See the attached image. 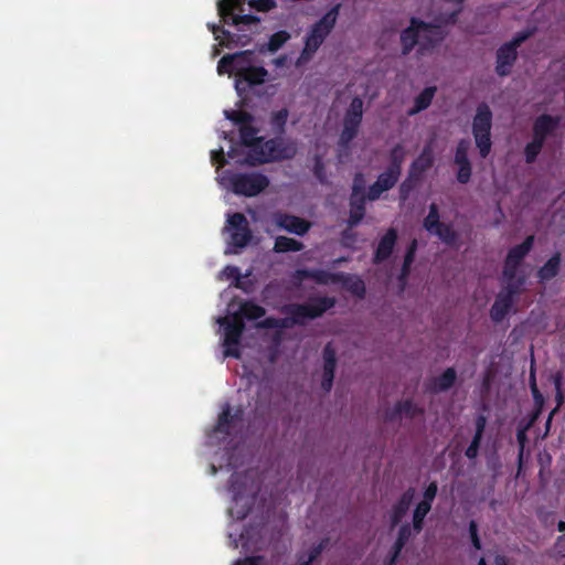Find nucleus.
Here are the masks:
<instances>
[{
    "label": "nucleus",
    "instance_id": "nucleus-15",
    "mask_svg": "<svg viewBox=\"0 0 565 565\" xmlns=\"http://www.w3.org/2000/svg\"><path fill=\"white\" fill-rule=\"evenodd\" d=\"M457 382V371L455 367H447L439 376L426 381L424 388L426 393L438 394L449 391Z\"/></svg>",
    "mask_w": 565,
    "mask_h": 565
},
{
    "label": "nucleus",
    "instance_id": "nucleus-46",
    "mask_svg": "<svg viewBox=\"0 0 565 565\" xmlns=\"http://www.w3.org/2000/svg\"><path fill=\"white\" fill-rule=\"evenodd\" d=\"M313 175L317 178V180L324 184L328 182L327 171H326V164L323 162V159L320 154H316L313 158V168H312Z\"/></svg>",
    "mask_w": 565,
    "mask_h": 565
},
{
    "label": "nucleus",
    "instance_id": "nucleus-10",
    "mask_svg": "<svg viewBox=\"0 0 565 565\" xmlns=\"http://www.w3.org/2000/svg\"><path fill=\"white\" fill-rule=\"evenodd\" d=\"M423 225L429 234L436 235L445 244H452L457 238L452 224L440 222L439 209L436 203L429 205V211L424 218Z\"/></svg>",
    "mask_w": 565,
    "mask_h": 565
},
{
    "label": "nucleus",
    "instance_id": "nucleus-14",
    "mask_svg": "<svg viewBox=\"0 0 565 565\" xmlns=\"http://www.w3.org/2000/svg\"><path fill=\"white\" fill-rule=\"evenodd\" d=\"M427 26L426 22L419 18H411L409 25L404 29L399 34L401 52L406 56L417 46L419 47L420 26Z\"/></svg>",
    "mask_w": 565,
    "mask_h": 565
},
{
    "label": "nucleus",
    "instance_id": "nucleus-38",
    "mask_svg": "<svg viewBox=\"0 0 565 565\" xmlns=\"http://www.w3.org/2000/svg\"><path fill=\"white\" fill-rule=\"evenodd\" d=\"M225 117L233 124L237 125L238 128L247 124H253L254 116L250 113L244 110H225Z\"/></svg>",
    "mask_w": 565,
    "mask_h": 565
},
{
    "label": "nucleus",
    "instance_id": "nucleus-4",
    "mask_svg": "<svg viewBox=\"0 0 565 565\" xmlns=\"http://www.w3.org/2000/svg\"><path fill=\"white\" fill-rule=\"evenodd\" d=\"M492 111L488 104L480 103L477 106L472 120V135L481 158H487L491 151Z\"/></svg>",
    "mask_w": 565,
    "mask_h": 565
},
{
    "label": "nucleus",
    "instance_id": "nucleus-49",
    "mask_svg": "<svg viewBox=\"0 0 565 565\" xmlns=\"http://www.w3.org/2000/svg\"><path fill=\"white\" fill-rule=\"evenodd\" d=\"M438 492V484L436 481H431L423 493V500L419 501V503H426L427 505L431 507L433 502L437 495Z\"/></svg>",
    "mask_w": 565,
    "mask_h": 565
},
{
    "label": "nucleus",
    "instance_id": "nucleus-58",
    "mask_svg": "<svg viewBox=\"0 0 565 565\" xmlns=\"http://www.w3.org/2000/svg\"><path fill=\"white\" fill-rule=\"evenodd\" d=\"M274 247H305L302 243L294 239V238H287L279 236L277 237Z\"/></svg>",
    "mask_w": 565,
    "mask_h": 565
},
{
    "label": "nucleus",
    "instance_id": "nucleus-5",
    "mask_svg": "<svg viewBox=\"0 0 565 565\" xmlns=\"http://www.w3.org/2000/svg\"><path fill=\"white\" fill-rule=\"evenodd\" d=\"M230 183L235 194L253 198L268 188L269 179L260 172H238L230 178Z\"/></svg>",
    "mask_w": 565,
    "mask_h": 565
},
{
    "label": "nucleus",
    "instance_id": "nucleus-29",
    "mask_svg": "<svg viewBox=\"0 0 565 565\" xmlns=\"http://www.w3.org/2000/svg\"><path fill=\"white\" fill-rule=\"evenodd\" d=\"M395 412L397 414H402L405 417L413 419L416 416L424 415L425 411L423 407L418 406L413 402V399H404L399 401L395 404Z\"/></svg>",
    "mask_w": 565,
    "mask_h": 565
},
{
    "label": "nucleus",
    "instance_id": "nucleus-1",
    "mask_svg": "<svg viewBox=\"0 0 565 565\" xmlns=\"http://www.w3.org/2000/svg\"><path fill=\"white\" fill-rule=\"evenodd\" d=\"M335 302L333 297L312 296L303 303H289L282 309L287 317L278 318V329L305 326L307 320L322 317L335 306Z\"/></svg>",
    "mask_w": 565,
    "mask_h": 565
},
{
    "label": "nucleus",
    "instance_id": "nucleus-42",
    "mask_svg": "<svg viewBox=\"0 0 565 565\" xmlns=\"http://www.w3.org/2000/svg\"><path fill=\"white\" fill-rule=\"evenodd\" d=\"M323 369L335 370L337 351L331 342H328L322 350Z\"/></svg>",
    "mask_w": 565,
    "mask_h": 565
},
{
    "label": "nucleus",
    "instance_id": "nucleus-53",
    "mask_svg": "<svg viewBox=\"0 0 565 565\" xmlns=\"http://www.w3.org/2000/svg\"><path fill=\"white\" fill-rule=\"evenodd\" d=\"M469 535L471 540V544L476 550H481V541L478 534V524L475 520L469 522Z\"/></svg>",
    "mask_w": 565,
    "mask_h": 565
},
{
    "label": "nucleus",
    "instance_id": "nucleus-25",
    "mask_svg": "<svg viewBox=\"0 0 565 565\" xmlns=\"http://www.w3.org/2000/svg\"><path fill=\"white\" fill-rule=\"evenodd\" d=\"M365 195L351 194L350 195V217L349 224L351 226L358 225L365 215Z\"/></svg>",
    "mask_w": 565,
    "mask_h": 565
},
{
    "label": "nucleus",
    "instance_id": "nucleus-17",
    "mask_svg": "<svg viewBox=\"0 0 565 565\" xmlns=\"http://www.w3.org/2000/svg\"><path fill=\"white\" fill-rule=\"evenodd\" d=\"M559 118L548 114L540 115L533 125V139L544 145L546 138L558 127Z\"/></svg>",
    "mask_w": 565,
    "mask_h": 565
},
{
    "label": "nucleus",
    "instance_id": "nucleus-2",
    "mask_svg": "<svg viewBox=\"0 0 565 565\" xmlns=\"http://www.w3.org/2000/svg\"><path fill=\"white\" fill-rule=\"evenodd\" d=\"M341 3L334 4L322 18L315 22L305 39V47L301 51L300 60L308 61L319 50L328 35L337 24Z\"/></svg>",
    "mask_w": 565,
    "mask_h": 565
},
{
    "label": "nucleus",
    "instance_id": "nucleus-23",
    "mask_svg": "<svg viewBox=\"0 0 565 565\" xmlns=\"http://www.w3.org/2000/svg\"><path fill=\"white\" fill-rule=\"evenodd\" d=\"M437 92L436 86H428L425 87L418 96L415 97L414 106L407 110L408 116H415L418 113L427 109L435 97V94Z\"/></svg>",
    "mask_w": 565,
    "mask_h": 565
},
{
    "label": "nucleus",
    "instance_id": "nucleus-55",
    "mask_svg": "<svg viewBox=\"0 0 565 565\" xmlns=\"http://www.w3.org/2000/svg\"><path fill=\"white\" fill-rule=\"evenodd\" d=\"M365 191V180H364V175L362 173H356L354 175V179H353V184H352V192L351 194H361V195H365L364 193Z\"/></svg>",
    "mask_w": 565,
    "mask_h": 565
},
{
    "label": "nucleus",
    "instance_id": "nucleus-54",
    "mask_svg": "<svg viewBox=\"0 0 565 565\" xmlns=\"http://www.w3.org/2000/svg\"><path fill=\"white\" fill-rule=\"evenodd\" d=\"M459 167L457 173V180L459 183L466 184L471 178V163L457 164Z\"/></svg>",
    "mask_w": 565,
    "mask_h": 565
},
{
    "label": "nucleus",
    "instance_id": "nucleus-27",
    "mask_svg": "<svg viewBox=\"0 0 565 565\" xmlns=\"http://www.w3.org/2000/svg\"><path fill=\"white\" fill-rule=\"evenodd\" d=\"M238 130L242 143L250 148L249 154H254L259 143H262L264 140L263 137H257L258 129L254 127L252 124H247L243 127H239Z\"/></svg>",
    "mask_w": 565,
    "mask_h": 565
},
{
    "label": "nucleus",
    "instance_id": "nucleus-50",
    "mask_svg": "<svg viewBox=\"0 0 565 565\" xmlns=\"http://www.w3.org/2000/svg\"><path fill=\"white\" fill-rule=\"evenodd\" d=\"M249 6L258 12H269L277 3L275 0H250Z\"/></svg>",
    "mask_w": 565,
    "mask_h": 565
},
{
    "label": "nucleus",
    "instance_id": "nucleus-21",
    "mask_svg": "<svg viewBox=\"0 0 565 565\" xmlns=\"http://www.w3.org/2000/svg\"><path fill=\"white\" fill-rule=\"evenodd\" d=\"M414 498H415V489L412 487H409L402 493V495L399 497V499L393 505V509H392L391 522H392L393 526L401 523V521L403 520V518L409 510V507L412 505Z\"/></svg>",
    "mask_w": 565,
    "mask_h": 565
},
{
    "label": "nucleus",
    "instance_id": "nucleus-60",
    "mask_svg": "<svg viewBox=\"0 0 565 565\" xmlns=\"http://www.w3.org/2000/svg\"><path fill=\"white\" fill-rule=\"evenodd\" d=\"M530 35H531V32H527V31L519 32L507 44L512 46L513 49L518 50V47L530 38Z\"/></svg>",
    "mask_w": 565,
    "mask_h": 565
},
{
    "label": "nucleus",
    "instance_id": "nucleus-16",
    "mask_svg": "<svg viewBox=\"0 0 565 565\" xmlns=\"http://www.w3.org/2000/svg\"><path fill=\"white\" fill-rule=\"evenodd\" d=\"M273 218L278 227L292 234L303 235L310 228V223L308 221L287 213H275Z\"/></svg>",
    "mask_w": 565,
    "mask_h": 565
},
{
    "label": "nucleus",
    "instance_id": "nucleus-26",
    "mask_svg": "<svg viewBox=\"0 0 565 565\" xmlns=\"http://www.w3.org/2000/svg\"><path fill=\"white\" fill-rule=\"evenodd\" d=\"M363 117V100L355 96L344 115L343 125L360 127Z\"/></svg>",
    "mask_w": 565,
    "mask_h": 565
},
{
    "label": "nucleus",
    "instance_id": "nucleus-41",
    "mask_svg": "<svg viewBox=\"0 0 565 565\" xmlns=\"http://www.w3.org/2000/svg\"><path fill=\"white\" fill-rule=\"evenodd\" d=\"M469 147H470L469 140L460 139L458 141L457 147H456V152H455V159H454L456 164L470 163L469 158H468Z\"/></svg>",
    "mask_w": 565,
    "mask_h": 565
},
{
    "label": "nucleus",
    "instance_id": "nucleus-40",
    "mask_svg": "<svg viewBox=\"0 0 565 565\" xmlns=\"http://www.w3.org/2000/svg\"><path fill=\"white\" fill-rule=\"evenodd\" d=\"M209 28L214 34L215 40H220V45L230 47L234 42V35L223 26L209 24Z\"/></svg>",
    "mask_w": 565,
    "mask_h": 565
},
{
    "label": "nucleus",
    "instance_id": "nucleus-6",
    "mask_svg": "<svg viewBox=\"0 0 565 565\" xmlns=\"http://www.w3.org/2000/svg\"><path fill=\"white\" fill-rule=\"evenodd\" d=\"M218 323L224 326V356L239 359V343L245 330L243 319L238 313H234L232 320L220 318Z\"/></svg>",
    "mask_w": 565,
    "mask_h": 565
},
{
    "label": "nucleus",
    "instance_id": "nucleus-39",
    "mask_svg": "<svg viewBox=\"0 0 565 565\" xmlns=\"http://www.w3.org/2000/svg\"><path fill=\"white\" fill-rule=\"evenodd\" d=\"M399 177L401 174L386 168V170L377 177L375 182L380 184V188H382V190L388 191L392 188H394Z\"/></svg>",
    "mask_w": 565,
    "mask_h": 565
},
{
    "label": "nucleus",
    "instance_id": "nucleus-24",
    "mask_svg": "<svg viewBox=\"0 0 565 565\" xmlns=\"http://www.w3.org/2000/svg\"><path fill=\"white\" fill-rule=\"evenodd\" d=\"M339 284H341L345 290L351 292L356 298L363 299L365 297V284L360 277L342 273V278H340Z\"/></svg>",
    "mask_w": 565,
    "mask_h": 565
},
{
    "label": "nucleus",
    "instance_id": "nucleus-64",
    "mask_svg": "<svg viewBox=\"0 0 565 565\" xmlns=\"http://www.w3.org/2000/svg\"><path fill=\"white\" fill-rule=\"evenodd\" d=\"M393 252L394 249H375L374 262L380 263L387 259Z\"/></svg>",
    "mask_w": 565,
    "mask_h": 565
},
{
    "label": "nucleus",
    "instance_id": "nucleus-35",
    "mask_svg": "<svg viewBox=\"0 0 565 565\" xmlns=\"http://www.w3.org/2000/svg\"><path fill=\"white\" fill-rule=\"evenodd\" d=\"M431 510V507L427 505L426 503H417L414 512H413V530L415 533H420L424 527V521L426 515Z\"/></svg>",
    "mask_w": 565,
    "mask_h": 565
},
{
    "label": "nucleus",
    "instance_id": "nucleus-63",
    "mask_svg": "<svg viewBox=\"0 0 565 565\" xmlns=\"http://www.w3.org/2000/svg\"><path fill=\"white\" fill-rule=\"evenodd\" d=\"M554 550L557 555L565 557V534L559 535L554 544Z\"/></svg>",
    "mask_w": 565,
    "mask_h": 565
},
{
    "label": "nucleus",
    "instance_id": "nucleus-61",
    "mask_svg": "<svg viewBox=\"0 0 565 565\" xmlns=\"http://www.w3.org/2000/svg\"><path fill=\"white\" fill-rule=\"evenodd\" d=\"M211 161L213 164H217L218 167H223L226 164V159H225L223 148L211 151Z\"/></svg>",
    "mask_w": 565,
    "mask_h": 565
},
{
    "label": "nucleus",
    "instance_id": "nucleus-62",
    "mask_svg": "<svg viewBox=\"0 0 565 565\" xmlns=\"http://www.w3.org/2000/svg\"><path fill=\"white\" fill-rule=\"evenodd\" d=\"M385 192L384 190H382V188H380V184H377L376 182H374L370 188H369V191L367 193L365 194V198L369 200V201H376L377 199H380L381 194Z\"/></svg>",
    "mask_w": 565,
    "mask_h": 565
},
{
    "label": "nucleus",
    "instance_id": "nucleus-19",
    "mask_svg": "<svg viewBox=\"0 0 565 565\" xmlns=\"http://www.w3.org/2000/svg\"><path fill=\"white\" fill-rule=\"evenodd\" d=\"M434 164V153L430 145L423 148L419 156L412 162L408 173L411 178L422 180L423 174L429 170Z\"/></svg>",
    "mask_w": 565,
    "mask_h": 565
},
{
    "label": "nucleus",
    "instance_id": "nucleus-20",
    "mask_svg": "<svg viewBox=\"0 0 565 565\" xmlns=\"http://www.w3.org/2000/svg\"><path fill=\"white\" fill-rule=\"evenodd\" d=\"M242 0H218L217 2V10L218 14L222 18L232 17L233 24H252L259 22V19L252 14H243V15H233V9L235 6L241 3Z\"/></svg>",
    "mask_w": 565,
    "mask_h": 565
},
{
    "label": "nucleus",
    "instance_id": "nucleus-45",
    "mask_svg": "<svg viewBox=\"0 0 565 565\" xmlns=\"http://www.w3.org/2000/svg\"><path fill=\"white\" fill-rule=\"evenodd\" d=\"M220 278L233 279L236 288H243L242 275L239 268L236 266H225L220 273Z\"/></svg>",
    "mask_w": 565,
    "mask_h": 565
},
{
    "label": "nucleus",
    "instance_id": "nucleus-51",
    "mask_svg": "<svg viewBox=\"0 0 565 565\" xmlns=\"http://www.w3.org/2000/svg\"><path fill=\"white\" fill-rule=\"evenodd\" d=\"M397 239V232L394 228L387 230V232L383 235L381 241L379 242L376 247H395Z\"/></svg>",
    "mask_w": 565,
    "mask_h": 565
},
{
    "label": "nucleus",
    "instance_id": "nucleus-30",
    "mask_svg": "<svg viewBox=\"0 0 565 565\" xmlns=\"http://www.w3.org/2000/svg\"><path fill=\"white\" fill-rule=\"evenodd\" d=\"M289 39H290V34L287 31H285V30L277 31L269 36L267 44L263 45L259 49V52L264 53L265 51H268V52L275 53L278 50H280Z\"/></svg>",
    "mask_w": 565,
    "mask_h": 565
},
{
    "label": "nucleus",
    "instance_id": "nucleus-56",
    "mask_svg": "<svg viewBox=\"0 0 565 565\" xmlns=\"http://www.w3.org/2000/svg\"><path fill=\"white\" fill-rule=\"evenodd\" d=\"M233 565H264V556H246L244 558L236 559Z\"/></svg>",
    "mask_w": 565,
    "mask_h": 565
},
{
    "label": "nucleus",
    "instance_id": "nucleus-52",
    "mask_svg": "<svg viewBox=\"0 0 565 565\" xmlns=\"http://www.w3.org/2000/svg\"><path fill=\"white\" fill-rule=\"evenodd\" d=\"M334 372L335 370L323 369L322 371V380H321V388L324 392H330L334 381Z\"/></svg>",
    "mask_w": 565,
    "mask_h": 565
},
{
    "label": "nucleus",
    "instance_id": "nucleus-43",
    "mask_svg": "<svg viewBox=\"0 0 565 565\" xmlns=\"http://www.w3.org/2000/svg\"><path fill=\"white\" fill-rule=\"evenodd\" d=\"M416 250L417 249H406V254L404 256V262H403V266H402V269H401V274H399V277H398V280L401 282L402 286L405 285L406 282V279L409 275V271H411V266L415 259V256H416Z\"/></svg>",
    "mask_w": 565,
    "mask_h": 565
},
{
    "label": "nucleus",
    "instance_id": "nucleus-8",
    "mask_svg": "<svg viewBox=\"0 0 565 565\" xmlns=\"http://www.w3.org/2000/svg\"><path fill=\"white\" fill-rule=\"evenodd\" d=\"M256 63V54L252 50L235 52L233 54H225L217 63V71L220 74L227 73L237 78L243 72Z\"/></svg>",
    "mask_w": 565,
    "mask_h": 565
},
{
    "label": "nucleus",
    "instance_id": "nucleus-13",
    "mask_svg": "<svg viewBox=\"0 0 565 565\" xmlns=\"http://www.w3.org/2000/svg\"><path fill=\"white\" fill-rule=\"evenodd\" d=\"M427 26H420L419 47L417 49L418 55H425L431 52L445 40V32L440 25L426 22Z\"/></svg>",
    "mask_w": 565,
    "mask_h": 565
},
{
    "label": "nucleus",
    "instance_id": "nucleus-59",
    "mask_svg": "<svg viewBox=\"0 0 565 565\" xmlns=\"http://www.w3.org/2000/svg\"><path fill=\"white\" fill-rule=\"evenodd\" d=\"M476 430L473 437L482 439L486 425H487V417L482 414L478 415L475 420Z\"/></svg>",
    "mask_w": 565,
    "mask_h": 565
},
{
    "label": "nucleus",
    "instance_id": "nucleus-34",
    "mask_svg": "<svg viewBox=\"0 0 565 565\" xmlns=\"http://www.w3.org/2000/svg\"><path fill=\"white\" fill-rule=\"evenodd\" d=\"M406 152L401 143H396L390 151V164L387 169L401 174Z\"/></svg>",
    "mask_w": 565,
    "mask_h": 565
},
{
    "label": "nucleus",
    "instance_id": "nucleus-37",
    "mask_svg": "<svg viewBox=\"0 0 565 565\" xmlns=\"http://www.w3.org/2000/svg\"><path fill=\"white\" fill-rule=\"evenodd\" d=\"M289 111L287 108H281L274 111L270 116V126L279 135L285 132L286 124L288 120Z\"/></svg>",
    "mask_w": 565,
    "mask_h": 565
},
{
    "label": "nucleus",
    "instance_id": "nucleus-48",
    "mask_svg": "<svg viewBox=\"0 0 565 565\" xmlns=\"http://www.w3.org/2000/svg\"><path fill=\"white\" fill-rule=\"evenodd\" d=\"M417 182H419V180L411 178V174L408 173L407 178L401 183L398 190L399 199L402 201H406L408 199Z\"/></svg>",
    "mask_w": 565,
    "mask_h": 565
},
{
    "label": "nucleus",
    "instance_id": "nucleus-22",
    "mask_svg": "<svg viewBox=\"0 0 565 565\" xmlns=\"http://www.w3.org/2000/svg\"><path fill=\"white\" fill-rule=\"evenodd\" d=\"M244 411L242 408H237L234 414H232V408L230 404H225L222 412L218 415L217 423L215 425V431L222 434H230L231 424L234 419L241 420L243 417Z\"/></svg>",
    "mask_w": 565,
    "mask_h": 565
},
{
    "label": "nucleus",
    "instance_id": "nucleus-18",
    "mask_svg": "<svg viewBox=\"0 0 565 565\" xmlns=\"http://www.w3.org/2000/svg\"><path fill=\"white\" fill-rule=\"evenodd\" d=\"M518 51L512 46L504 43L497 51V65L495 73L503 77L511 73V70L516 61Z\"/></svg>",
    "mask_w": 565,
    "mask_h": 565
},
{
    "label": "nucleus",
    "instance_id": "nucleus-7",
    "mask_svg": "<svg viewBox=\"0 0 565 565\" xmlns=\"http://www.w3.org/2000/svg\"><path fill=\"white\" fill-rule=\"evenodd\" d=\"M224 232L230 236L228 247H246L253 237L249 223L241 212L228 214Z\"/></svg>",
    "mask_w": 565,
    "mask_h": 565
},
{
    "label": "nucleus",
    "instance_id": "nucleus-36",
    "mask_svg": "<svg viewBox=\"0 0 565 565\" xmlns=\"http://www.w3.org/2000/svg\"><path fill=\"white\" fill-rule=\"evenodd\" d=\"M342 273H330L324 269H313L312 280L319 285L339 284Z\"/></svg>",
    "mask_w": 565,
    "mask_h": 565
},
{
    "label": "nucleus",
    "instance_id": "nucleus-57",
    "mask_svg": "<svg viewBox=\"0 0 565 565\" xmlns=\"http://www.w3.org/2000/svg\"><path fill=\"white\" fill-rule=\"evenodd\" d=\"M481 440L482 439H480V438L472 437L470 445L467 447V449L465 451V455L468 459L477 458Z\"/></svg>",
    "mask_w": 565,
    "mask_h": 565
},
{
    "label": "nucleus",
    "instance_id": "nucleus-31",
    "mask_svg": "<svg viewBox=\"0 0 565 565\" xmlns=\"http://www.w3.org/2000/svg\"><path fill=\"white\" fill-rule=\"evenodd\" d=\"M237 313L242 319L246 318L248 320H257L265 316L266 310L262 306L248 300L242 302Z\"/></svg>",
    "mask_w": 565,
    "mask_h": 565
},
{
    "label": "nucleus",
    "instance_id": "nucleus-9",
    "mask_svg": "<svg viewBox=\"0 0 565 565\" xmlns=\"http://www.w3.org/2000/svg\"><path fill=\"white\" fill-rule=\"evenodd\" d=\"M522 290V281L518 284L507 282L499 291L490 309V318L493 322H501L513 307L514 298Z\"/></svg>",
    "mask_w": 565,
    "mask_h": 565
},
{
    "label": "nucleus",
    "instance_id": "nucleus-28",
    "mask_svg": "<svg viewBox=\"0 0 565 565\" xmlns=\"http://www.w3.org/2000/svg\"><path fill=\"white\" fill-rule=\"evenodd\" d=\"M561 253L553 255L537 271V277L542 281H547L554 278L559 270Z\"/></svg>",
    "mask_w": 565,
    "mask_h": 565
},
{
    "label": "nucleus",
    "instance_id": "nucleus-47",
    "mask_svg": "<svg viewBox=\"0 0 565 565\" xmlns=\"http://www.w3.org/2000/svg\"><path fill=\"white\" fill-rule=\"evenodd\" d=\"M358 131V127L343 125V129L340 134L339 145L343 148H348L350 142L356 137Z\"/></svg>",
    "mask_w": 565,
    "mask_h": 565
},
{
    "label": "nucleus",
    "instance_id": "nucleus-32",
    "mask_svg": "<svg viewBox=\"0 0 565 565\" xmlns=\"http://www.w3.org/2000/svg\"><path fill=\"white\" fill-rule=\"evenodd\" d=\"M412 535V526L409 523H405L401 525L397 537L392 546L391 553L394 554L395 557H399L404 546L408 542Z\"/></svg>",
    "mask_w": 565,
    "mask_h": 565
},
{
    "label": "nucleus",
    "instance_id": "nucleus-33",
    "mask_svg": "<svg viewBox=\"0 0 565 565\" xmlns=\"http://www.w3.org/2000/svg\"><path fill=\"white\" fill-rule=\"evenodd\" d=\"M329 543V539H322L318 544L313 545L307 556L299 555L297 557L298 565H312L318 557L321 555V553L327 548Z\"/></svg>",
    "mask_w": 565,
    "mask_h": 565
},
{
    "label": "nucleus",
    "instance_id": "nucleus-11",
    "mask_svg": "<svg viewBox=\"0 0 565 565\" xmlns=\"http://www.w3.org/2000/svg\"><path fill=\"white\" fill-rule=\"evenodd\" d=\"M531 249H509V254L504 260L503 266V278L505 284H518L522 281V286L525 284V276L519 275L520 266L524 257Z\"/></svg>",
    "mask_w": 565,
    "mask_h": 565
},
{
    "label": "nucleus",
    "instance_id": "nucleus-3",
    "mask_svg": "<svg viewBox=\"0 0 565 565\" xmlns=\"http://www.w3.org/2000/svg\"><path fill=\"white\" fill-rule=\"evenodd\" d=\"M297 152L292 143H286L281 138L263 140L254 154H248L247 161L252 166L292 159Z\"/></svg>",
    "mask_w": 565,
    "mask_h": 565
},
{
    "label": "nucleus",
    "instance_id": "nucleus-12",
    "mask_svg": "<svg viewBox=\"0 0 565 565\" xmlns=\"http://www.w3.org/2000/svg\"><path fill=\"white\" fill-rule=\"evenodd\" d=\"M269 73L262 65H252L247 71L243 72L235 78V88L241 96L246 93L250 87L262 85L267 81Z\"/></svg>",
    "mask_w": 565,
    "mask_h": 565
},
{
    "label": "nucleus",
    "instance_id": "nucleus-44",
    "mask_svg": "<svg viewBox=\"0 0 565 565\" xmlns=\"http://www.w3.org/2000/svg\"><path fill=\"white\" fill-rule=\"evenodd\" d=\"M543 146H544L543 143H541L539 140H534V139H532V141L526 143V146L524 148L525 162L529 164L535 162Z\"/></svg>",
    "mask_w": 565,
    "mask_h": 565
}]
</instances>
